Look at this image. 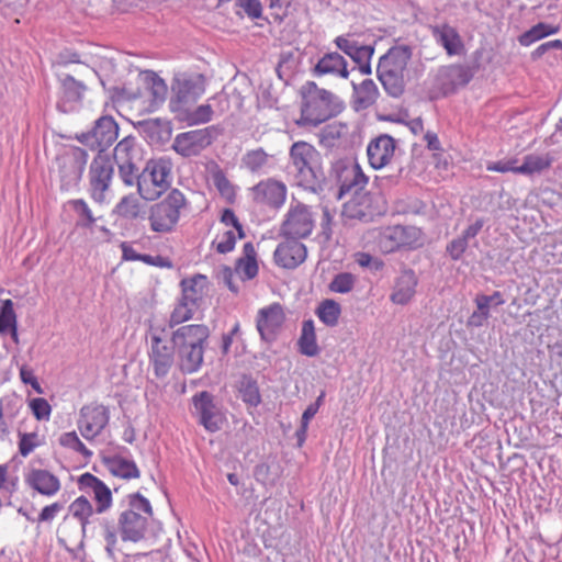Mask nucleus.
Instances as JSON below:
<instances>
[{
  "label": "nucleus",
  "mask_w": 562,
  "mask_h": 562,
  "mask_svg": "<svg viewBox=\"0 0 562 562\" xmlns=\"http://www.w3.org/2000/svg\"><path fill=\"white\" fill-rule=\"evenodd\" d=\"M341 313L340 305L334 300H325L317 307L318 318L327 326H335Z\"/></svg>",
  "instance_id": "nucleus-41"
},
{
  "label": "nucleus",
  "mask_w": 562,
  "mask_h": 562,
  "mask_svg": "<svg viewBox=\"0 0 562 562\" xmlns=\"http://www.w3.org/2000/svg\"><path fill=\"white\" fill-rule=\"evenodd\" d=\"M212 114V106L210 104H202L192 112L188 109V116L184 117V120H188L193 124L207 123L211 121Z\"/></svg>",
  "instance_id": "nucleus-55"
},
{
  "label": "nucleus",
  "mask_w": 562,
  "mask_h": 562,
  "mask_svg": "<svg viewBox=\"0 0 562 562\" xmlns=\"http://www.w3.org/2000/svg\"><path fill=\"white\" fill-rule=\"evenodd\" d=\"M316 76L333 75L348 78L349 71L346 59L338 53L325 54L315 65Z\"/></svg>",
  "instance_id": "nucleus-22"
},
{
  "label": "nucleus",
  "mask_w": 562,
  "mask_h": 562,
  "mask_svg": "<svg viewBox=\"0 0 562 562\" xmlns=\"http://www.w3.org/2000/svg\"><path fill=\"white\" fill-rule=\"evenodd\" d=\"M115 164H140L142 153L137 140L133 136L124 137L114 148Z\"/></svg>",
  "instance_id": "nucleus-26"
},
{
  "label": "nucleus",
  "mask_w": 562,
  "mask_h": 562,
  "mask_svg": "<svg viewBox=\"0 0 562 562\" xmlns=\"http://www.w3.org/2000/svg\"><path fill=\"white\" fill-rule=\"evenodd\" d=\"M319 161V153L316 148L303 140L296 142L290 149V162L296 171L299 182L311 186L316 176L314 168Z\"/></svg>",
  "instance_id": "nucleus-9"
},
{
  "label": "nucleus",
  "mask_w": 562,
  "mask_h": 562,
  "mask_svg": "<svg viewBox=\"0 0 562 562\" xmlns=\"http://www.w3.org/2000/svg\"><path fill=\"white\" fill-rule=\"evenodd\" d=\"M411 59L407 47L391 48L378 64V76L385 90L396 97L403 91V77Z\"/></svg>",
  "instance_id": "nucleus-5"
},
{
  "label": "nucleus",
  "mask_w": 562,
  "mask_h": 562,
  "mask_svg": "<svg viewBox=\"0 0 562 562\" xmlns=\"http://www.w3.org/2000/svg\"><path fill=\"white\" fill-rule=\"evenodd\" d=\"M147 87L153 98L154 104H160L166 100L168 87L166 82L156 74L150 72L146 76Z\"/></svg>",
  "instance_id": "nucleus-42"
},
{
  "label": "nucleus",
  "mask_w": 562,
  "mask_h": 562,
  "mask_svg": "<svg viewBox=\"0 0 562 562\" xmlns=\"http://www.w3.org/2000/svg\"><path fill=\"white\" fill-rule=\"evenodd\" d=\"M137 191L139 195L147 201H154L162 194V189L149 178L148 173L143 169L138 176Z\"/></svg>",
  "instance_id": "nucleus-39"
},
{
  "label": "nucleus",
  "mask_w": 562,
  "mask_h": 562,
  "mask_svg": "<svg viewBox=\"0 0 562 562\" xmlns=\"http://www.w3.org/2000/svg\"><path fill=\"white\" fill-rule=\"evenodd\" d=\"M144 170L148 173L149 178L153 179L156 184L162 191L169 186L170 166L165 160H150L146 164Z\"/></svg>",
  "instance_id": "nucleus-38"
},
{
  "label": "nucleus",
  "mask_w": 562,
  "mask_h": 562,
  "mask_svg": "<svg viewBox=\"0 0 562 562\" xmlns=\"http://www.w3.org/2000/svg\"><path fill=\"white\" fill-rule=\"evenodd\" d=\"M355 277L349 272L337 274L329 284V289L336 293H348L353 289Z\"/></svg>",
  "instance_id": "nucleus-51"
},
{
  "label": "nucleus",
  "mask_w": 562,
  "mask_h": 562,
  "mask_svg": "<svg viewBox=\"0 0 562 562\" xmlns=\"http://www.w3.org/2000/svg\"><path fill=\"white\" fill-rule=\"evenodd\" d=\"M256 327L263 341H276L281 334V305L273 303L260 308L257 314Z\"/></svg>",
  "instance_id": "nucleus-16"
},
{
  "label": "nucleus",
  "mask_w": 562,
  "mask_h": 562,
  "mask_svg": "<svg viewBox=\"0 0 562 562\" xmlns=\"http://www.w3.org/2000/svg\"><path fill=\"white\" fill-rule=\"evenodd\" d=\"M16 326V315L11 300H5L0 311V334H5Z\"/></svg>",
  "instance_id": "nucleus-45"
},
{
  "label": "nucleus",
  "mask_w": 562,
  "mask_h": 562,
  "mask_svg": "<svg viewBox=\"0 0 562 562\" xmlns=\"http://www.w3.org/2000/svg\"><path fill=\"white\" fill-rule=\"evenodd\" d=\"M405 235L406 228L403 226L397 225L385 228L379 234L376 239L379 250L383 254H390L400 249L405 246Z\"/></svg>",
  "instance_id": "nucleus-25"
},
{
  "label": "nucleus",
  "mask_w": 562,
  "mask_h": 562,
  "mask_svg": "<svg viewBox=\"0 0 562 562\" xmlns=\"http://www.w3.org/2000/svg\"><path fill=\"white\" fill-rule=\"evenodd\" d=\"M103 538L105 540V551L110 558H114L117 543V528L109 520H103L102 524Z\"/></svg>",
  "instance_id": "nucleus-47"
},
{
  "label": "nucleus",
  "mask_w": 562,
  "mask_h": 562,
  "mask_svg": "<svg viewBox=\"0 0 562 562\" xmlns=\"http://www.w3.org/2000/svg\"><path fill=\"white\" fill-rule=\"evenodd\" d=\"M115 212L125 218H137L140 214L139 200L135 195H126L117 203Z\"/></svg>",
  "instance_id": "nucleus-43"
},
{
  "label": "nucleus",
  "mask_w": 562,
  "mask_h": 562,
  "mask_svg": "<svg viewBox=\"0 0 562 562\" xmlns=\"http://www.w3.org/2000/svg\"><path fill=\"white\" fill-rule=\"evenodd\" d=\"M63 508L64 505L60 503H53L48 506H45L40 513L37 520L40 522L52 521L57 516V514L63 510Z\"/></svg>",
  "instance_id": "nucleus-62"
},
{
  "label": "nucleus",
  "mask_w": 562,
  "mask_h": 562,
  "mask_svg": "<svg viewBox=\"0 0 562 562\" xmlns=\"http://www.w3.org/2000/svg\"><path fill=\"white\" fill-rule=\"evenodd\" d=\"M394 151V139L389 135H380L372 139L367 147L369 164L374 169H381L391 162Z\"/></svg>",
  "instance_id": "nucleus-18"
},
{
  "label": "nucleus",
  "mask_w": 562,
  "mask_h": 562,
  "mask_svg": "<svg viewBox=\"0 0 562 562\" xmlns=\"http://www.w3.org/2000/svg\"><path fill=\"white\" fill-rule=\"evenodd\" d=\"M69 204L78 217L76 226L91 228L94 225L97 218L93 216L91 209L85 200H71Z\"/></svg>",
  "instance_id": "nucleus-40"
},
{
  "label": "nucleus",
  "mask_w": 562,
  "mask_h": 562,
  "mask_svg": "<svg viewBox=\"0 0 562 562\" xmlns=\"http://www.w3.org/2000/svg\"><path fill=\"white\" fill-rule=\"evenodd\" d=\"M209 336L210 329L205 325H184L173 331L171 342L178 352L183 372L193 373L200 369Z\"/></svg>",
  "instance_id": "nucleus-2"
},
{
  "label": "nucleus",
  "mask_w": 562,
  "mask_h": 562,
  "mask_svg": "<svg viewBox=\"0 0 562 562\" xmlns=\"http://www.w3.org/2000/svg\"><path fill=\"white\" fill-rule=\"evenodd\" d=\"M267 158L268 155L262 149H257L248 153L244 157V162L247 168L255 171L266 164Z\"/></svg>",
  "instance_id": "nucleus-57"
},
{
  "label": "nucleus",
  "mask_w": 562,
  "mask_h": 562,
  "mask_svg": "<svg viewBox=\"0 0 562 562\" xmlns=\"http://www.w3.org/2000/svg\"><path fill=\"white\" fill-rule=\"evenodd\" d=\"M234 271L241 281L251 280L258 273V263L256 260V250L251 243H246L243 247V257L237 259Z\"/></svg>",
  "instance_id": "nucleus-27"
},
{
  "label": "nucleus",
  "mask_w": 562,
  "mask_h": 562,
  "mask_svg": "<svg viewBox=\"0 0 562 562\" xmlns=\"http://www.w3.org/2000/svg\"><path fill=\"white\" fill-rule=\"evenodd\" d=\"M127 502L128 508L120 514L117 526L123 541L137 542L145 537L147 516L153 515V508L139 493L127 495Z\"/></svg>",
  "instance_id": "nucleus-3"
},
{
  "label": "nucleus",
  "mask_w": 562,
  "mask_h": 562,
  "mask_svg": "<svg viewBox=\"0 0 562 562\" xmlns=\"http://www.w3.org/2000/svg\"><path fill=\"white\" fill-rule=\"evenodd\" d=\"M259 102L262 106L278 109V97L272 94V87L270 85L260 87Z\"/></svg>",
  "instance_id": "nucleus-60"
},
{
  "label": "nucleus",
  "mask_w": 562,
  "mask_h": 562,
  "mask_svg": "<svg viewBox=\"0 0 562 562\" xmlns=\"http://www.w3.org/2000/svg\"><path fill=\"white\" fill-rule=\"evenodd\" d=\"M69 517L72 518L76 522L82 525V528H87L90 524V517L95 513V509L92 507L91 503L86 496H80L76 498L69 505Z\"/></svg>",
  "instance_id": "nucleus-36"
},
{
  "label": "nucleus",
  "mask_w": 562,
  "mask_h": 562,
  "mask_svg": "<svg viewBox=\"0 0 562 562\" xmlns=\"http://www.w3.org/2000/svg\"><path fill=\"white\" fill-rule=\"evenodd\" d=\"M206 278L202 274H198L191 279H184L181 281L182 296L181 300L194 306H199L204 295V286Z\"/></svg>",
  "instance_id": "nucleus-29"
},
{
  "label": "nucleus",
  "mask_w": 562,
  "mask_h": 562,
  "mask_svg": "<svg viewBox=\"0 0 562 562\" xmlns=\"http://www.w3.org/2000/svg\"><path fill=\"white\" fill-rule=\"evenodd\" d=\"M239 393L243 401L250 406H257L260 403V394L257 383L249 376H244L240 380Z\"/></svg>",
  "instance_id": "nucleus-44"
},
{
  "label": "nucleus",
  "mask_w": 562,
  "mask_h": 562,
  "mask_svg": "<svg viewBox=\"0 0 562 562\" xmlns=\"http://www.w3.org/2000/svg\"><path fill=\"white\" fill-rule=\"evenodd\" d=\"M300 117L294 122L299 126H317L338 115L344 102L333 92L319 88L314 81H306L299 89Z\"/></svg>",
  "instance_id": "nucleus-1"
},
{
  "label": "nucleus",
  "mask_w": 562,
  "mask_h": 562,
  "mask_svg": "<svg viewBox=\"0 0 562 562\" xmlns=\"http://www.w3.org/2000/svg\"><path fill=\"white\" fill-rule=\"evenodd\" d=\"M321 400H322V396L318 397L316 403L311 404L304 411V413L302 415V425H301V428L296 431L299 447H301L303 445V442L305 441L308 423L316 415V413L319 408Z\"/></svg>",
  "instance_id": "nucleus-50"
},
{
  "label": "nucleus",
  "mask_w": 562,
  "mask_h": 562,
  "mask_svg": "<svg viewBox=\"0 0 562 562\" xmlns=\"http://www.w3.org/2000/svg\"><path fill=\"white\" fill-rule=\"evenodd\" d=\"M192 402L199 423L210 432L218 431L225 422V416L214 403L213 396L203 391L195 394Z\"/></svg>",
  "instance_id": "nucleus-12"
},
{
  "label": "nucleus",
  "mask_w": 562,
  "mask_h": 562,
  "mask_svg": "<svg viewBox=\"0 0 562 562\" xmlns=\"http://www.w3.org/2000/svg\"><path fill=\"white\" fill-rule=\"evenodd\" d=\"M560 31L559 25H552L540 22L533 25L531 29L522 33L518 41L521 46H530L537 41H540L549 35L557 34Z\"/></svg>",
  "instance_id": "nucleus-37"
},
{
  "label": "nucleus",
  "mask_w": 562,
  "mask_h": 562,
  "mask_svg": "<svg viewBox=\"0 0 562 562\" xmlns=\"http://www.w3.org/2000/svg\"><path fill=\"white\" fill-rule=\"evenodd\" d=\"M206 79L202 74L180 72L173 78L171 85L170 109L177 119L184 120L188 109L205 92Z\"/></svg>",
  "instance_id": "nucleus-4"
},
{
  "label": "nucleus",
  "mask_w": 562,
  "mask_h": 562,
  "mask_svg": "<svg viewBox=\"0 0 562 562\" xmlns=\"http://www.w3.org/2000/svg\"><path fill=\"white\" fill-rule=\"evenodd\" d=\"M344 214L349 218L367 220L374 215L372 196L370 194H356L344 204Z\"/></svg>",
  "instance_id": "nucleus-24"
},
{
  "label": "nucleus",
  "mask_w": 562,
  "mask_h": 562,
  "mask_svg": "<svg viewBox=\"0 0 562 562\" xmlns=\"http://www.w3.org/2000/svg\"><path fill=\"white\" fill-rule=\"evenodd\" d=\"M213 142L212 127L193 130L178 134L172 148L182 157L198 156Z\"/></svg>",
  "instance_id": "nucleus-14"
},
{
  "label": "nucleus",
  "mask_w": 562,
  "mask_h": 562,
  "mask_svg": "<svg viewBox=\"0 0 562 562\" xmlns=\"http://www.w3.org/2000/svg\"><path fill=\"white\" fill-rule=\"evenodd\" d=\"M235 276H237L236 272L229 267H224L221 271V279H222L223 283L233 293L237 294L239 292V286L235 281Z\"/></svg>",
  "instance_id": "nucleus-64"
},
{
  "label": "nucleus",
  "mask_w": 562,
  "mask_h": 562,
  "mask_svg": "<svg viewBox=\"0 0 562 562\" xmlns=\"http://www.w3.org/2000/svg\"><path fill=\"white\" fill-rule=\"evenodd\" d=\"M102 481L94 476L91 473H85L78 479V486L81 491L88 494H95V491L99 490V486L102 485Z\"/></svg>",
  "instance_id": "nucleus-56"
},
{
  "label": "nucleus",
  "mask_w": 562,
  "mask_h": 562,
  "mask_svg": "<svg viewBox=\"0 0 562 562\" xmlns=\"http://www.w3.org/2000/svg\"><path fill=\"white\" fill-rule=\"evenodd\" d=\"M437 44L441 45L449 56H460L465 52L464 43L456 27L442 23L431 27Z\"/></svg>",
  "instance_id": "nucleus-20"
},
{
  "label": "nucleus",
  "mask_w": 562,
  "mask_h": 562,
  "mask_svg": "<svg viewBox=\"0 0 562 562\" xmlns=\"http://www.w3.org/2000/svg\"><path fill=\"white\" fill-rule=\"evenodd\" d=\"M110 420L108 407L101 404L85 405L80 409L78 427L87 440H92L105 428Z\"/></svg>",
  "instance_id": "nucleus-13"
},
{
  "label": "nucleus",
  "mask_w": 562,
  "mask_h": 562,
  "mask_svg": "<svg viewBox=\"0 0 562 562\" xmlns=\"http://www.w3.org/2000/svg\"><path fill=\"white\" fill-rule=\"evenodd\" d=\"M417 278L412 270L404 271L397 279L391 300L395 304H407L415 295Z\"/></svg>",
  "instance_id": "nucleus-23"
},
{
  "label": "nucleus",
  "mask_w": 562,
  "mask_h": 562,
  "mask_svg": "<svg viewBox=\"0 0 562 562\" xmlns=\"http://www.w3.org/2000/svg\"><path fill=\"white\" fill-rule=\"evenodd\" d=\"M30 406H31V409H32L34 416L36 417V419H38V420L48 419V417L50 415V405L48 404V402L45 398H43V397L33 398L30 402Z\"/></svg>",
  "instance_id": "nucleus-58"
},
{
  "label": "nucleus",
  "mask_w": 562,
  "mask_h": 562,
  "mask_svg": "<svg viewBox=\"0 0 562 562\" xmlns=\"http://www.w3.org/2000/svg\"><path fill=\"white\" fill-rule=\"evenodd\" d=\"M314 227V218L310 209L304 204H297L290 209L286 220L283 222V235L293 238L307 237Z\"/></svg>",
  "instance_id": "nucleus-15"
},
{
  "label": "nucleus",
  "mask_w": 562,
  "mask_h": 562,
  "mask_svg": "<svg viewBox=\"0 0 562 562\" xmlns=\"http://www.w3.org/2000/svg\"><path fill=\"white\" fill-rule=\"evenodd\" d=\"M109 471L119 477L130 480L139 477V470L135 462L120 456H113L105 460Z\"/></svg>",
  "instance_id": "nucleus-34"
},
{
  "label": "nucleus",
  "mask_w": 562,
  "mask_h": 562,
  "mask_svg": "<svg viewBox=\"0 0 562 562\" xmlns=\"http://www.w3.org/2000/svg\"><path fill=\"white\" fill-rule=\"evenodd\" d=\"M87 528H82V525L76 522L69 516L64 517L63 522L60 524L57 532L59 537V541L65 546L81 544L85 538Z\"/></svg>",
  "instance_id": "nucleus-30"
},
{
  "label": "nucleus",
  "mask_w": 562,
  "mask_h": 562,
  "mask_svg": "<svg viewBox=\"0 0 562 562\" xmlns=\"http://www.w3.org/2000/svg\"><path fill=\"white\" fill-rule=\"evenodd\" d=\"M119 126L111 116H101L93 128L78 136V140L98 153H105L117 138Z\"/></svg>",
  "instance_id": "nucleus-11"
},
{
  "label": "nucleus",
  "mask_w": 562,
  "mask_h": 562,
  "mask_svg": "<svg viewBox=\"0 0 562 562\" xmlns=\"http://www.w3.org/2000/svg\"><path fill=\"white\" fill-rule=\"evenodd\" d=\"M186 205L182 192L173 189L168 195L150 209V227L154 232H170L178 223L180 211Z\"/></svg>",
  "instance_id": "nucleus-7"
},
{
  "label": "nucleus",
  "mask_w": 562,
  "mask_h": 562,
  "mask_svg": "<svg viewBox=\"0 0 562 562\" xmlns=\"http://www.w3.org/2000/svg\"><path fill=\"white\" fill-rule=\"evenodd\" d=\"M373 55V48L369 45H358L355 52L350 55V58L353 59L360 66V70L363 74H370V59Z\"/></svg>",
  "instance_id": "nucleus-46"
},
{
  "label": "nucleus",
  "mask_w": 562,
  "mask_h": 562,
  "mask_svg": "<svg viewBox=\"0 0 562 562\" xmlns=\"http://www.w3.org/2000/svg\"><path fill=\"white\" fill-rule=\"evenodd\" d=\"M19 451L23 457L29 456L41 445V440L36 432H19Z\"/></svg>",
  "instance_id": "nucleus-53"
},
{
  "label": "nucleus",
  "mask_w": 562,
  "mask_h": 562,
  "mask_svg": "<svg viewBox=\"0 0 562 562\" xmlns=\"http://www.w3.org/2000/svg\"><path fill=\"white\" fill-rule=\"evenodd\" d=\"M119 175L126 186H137L138 176L140 175L139 164H117Z\"/></svg>",
  "instance_id": "nucleus-52"
},
{
  "label": "nucleus",
  "mask_w": 562,
  "mask_h": 562,
  "mask_svg": "<svg viewBox=\"0 0 562 562\" xmlns=\"http://www.w3.org/2000/svg\"><path fill=\"white\" fill-rule=\"evenodd\" d=\"M254 193L257 202L267 203L274 207L281 205V183L277 180L268 179L259 182L254 188Z\"/></svg>",
  "instance_id": "nucleus-28"
},
{
  "label": "nucleus",
  "mask_w": 562,
  "mask_h": 562,
  "mask_svg": "<svg viewBox=\"0 0 562 562\" xmlns=\"http://www.w3.org/2000/svg\"><path fill=\"white\" fill-rule=\"evenodd\" d=\"M194 311V306H191L187 302L180 300L179 304L175 307L173 312L170 315V327H173L178 324H181L192 318Z\"/></svg>",
  "instance_id": "nucleus-48"
},
{
  "label": "nucleus",
  "mask_w": 562,
  "mask_h": 562,
  "mask_svg": "<svg viewBox=\"0 0 562 562\" xmlns=\"http://www.w3.org/2000/svg\"><path fill=\"white\" fill-rule=\"evenodd\" d=\"M236 4L250 18H258L260 15L261 5L258 0H236Z\"/></svg>",
  "instance_id": "nucleus-63"
},
{
  "label": "nucleus",
  "mask_w": 562,
  "mask_h": 562,
  "mask_svg": "<svg viewBox=\"0 0 562 562\" xmlns=\"http://www.w3.org/2000/svg\"><path fill=\"white\" fill-rule=\"evenodd\" d=\"M553 158L549 154H528L524 157V162L515 170L516 173L532 176L548 170L552 165Z\"/></svg>",
  "instance_id": "nucleus-32"
},
{
  "label": "nucleus",
  "mask_w": 562,
  "mask_h": 562,
  "mask_svg": "<svg viewBox=\"0 0 562 562\" xmlns=\"http://www.w3.org/2000/svg\"><path fill=\"white\" fill-rule=\"evenodd\" d=\"M87 161V151L79 147H76L56 158L60 188L63 190H69L79 183Z\"/></svg>",
  "instance_id": "nucleus-10"
},
{
  "label": "nucleus",
  "mask_w": 562,
  "mask_h": 562,
  "mask_svg": "<svg viewBox=\"0 0 562 562\" xmlns=\"http://www.w3.org/2000/svg\"><path fill=\"white\" fill-rule=\"evenodd\" d=\"M60 87L61 95L58 108L65 113L74 111L82 100L87 89L86 85L67 74L60 78Z\"/></svg>",
  "instance_id": "nucleus-19"
},
{
  "label": "nucleus",
  "mask_w": 562,
  "mask_h": 562,
  "mask_svg": "<svg viewBox=\"0 0 562 562\" xmlns=\"http://www.w3.org/2000/svg\"><path fill=\"white\" fill-rule=\"evenodd\" d=\"M297 344L301 353L307 357H315L318 355L319 347L316 341L315 327L312 319L303 322L302 331Z\"/></svg>",
  "instance_id": "nucleus-35"
},
{
  "label": "nucleus",
  "mask_w": 562,
  "mask_h": 562,
  "mask_svg": "<svg viewBox=\"0 0 562 562\" xmlns=\"http://www.w3.org/2000/svg\"><path fill=\"white\" fill-rule=\"evenodd\" d=\"M468 248V240L461 236L451 240L447 246V251L453 260H458L462 257Z\"/></svg>",
  "instance_id": "nucleus-59"
},
{
  "label": "nucleus",
  "mask_w": 562,
  "mask_h": 562,
  "mask_svg": "<svg viewBox=\"0 0 562 562\" xmlns=\"http://www.w3.org/2000/svg\"><path fill=\"white\" fill-rule=\"evenodd\" d=\"M165 328H150L149 331V362L156 378H165L175 361V345L166 339Z\"/></svg>",
  "instance_id": "nucleus-8"
},
{
  "label": "nucleus",
  "mask_w": 562,
  "mask_h": 562,
  "mask_svg": "<svg viewBox=\"0 0 562 562\" xmlns=\"http://www.w3.org/2000/svg\"><path fill=\"white\" fill-rule=\"evenodd\" d=\"M93 498L97 503V514H102L106 512L112 505L111 490L104 483H102V485L99 486V490L95 491Z\"/></svg>",
  "instance_id": "nucleus-54"
},
{
  "label": "nucleus",
  "mask_w": 562,
  "mask_h": 562,
  "mask_svg": "<svg viewBox=\"0 0 562 562\" xmlns=\"http://www.w3.org/2000/svg\"><path fill=\"white\" fill-rule=\"evenodd\" d=\"M353 102L358 110L371 106L379 95L378 87L371 79H366L358 86L353 85Z\"/></svg>",
  "instance_id": "nucleus-33"
},
{
  "label": "nucleus",
  "mask_w": 562,
  "mask_h": 562,
  "mask_svg": "<svg viewBox=\"0 0 562 562\" xmlns=\"http://www.w3.org/2000/svg\"><path fill=\"white\" fill-rule=\"evenodd\" d=\"M235 244H236L235 233L233 231H227L223 235V239L220 243H217L216 250L220 254H227L234 249Z\"/></svg>",
  "instance_id": "nucleus-61"
},
{
  "label": "nucleus",
  "mask_w": 562,
  "mask_h": 562,
  "mask_svg": "<svg viewBox=\"0 0 562 562\" xmlns=\"http://www.w3.org/2000/svg\"><path fill=\"white\" fill-rule=\"evenodd\" d=\"M300 238L286 236L283 240V268H295L306 258V248Z\"/></svg>",
  "instance_id": "nucleus-31"
},
{
  "label": "nucleus",
  "mask_w": 562,
  "mask_h": 562,
  "mask_svg": "<svg viewBox=\"0 0 562 562\" xmlns=\"http://www.w3.org/2000/svg\"><path fill=\"white\" fill-rule=\"evenodd\" d=\"M340 190L339 198L350 194H368L363 192L368 184V177L362 171L360 165L353 161L346 165L340 172Z\"/></svg>",
  "instance_id": "nucleus-17"
},
{
  "label": "nucleus",
  "mask_w": 562,
  "mask_h": 562,
  "mask_svg": "<svg viewBox=\"0 0 562 562\" xmlns=\"http://www.w3.org/2000/svg\"><path fill=\"white\" fill-rule=\"evenodd\" d=\"M114 179V164L105 153H98L92 159L88 170V192L90 198L102 204L106 201L108 194Z\"/></svg>",
  "instance_id": "nucleus-6"
},
{
  "label": "nucleus",
  "mask_w": 562,
  "mask_h": 562,
  "mask_svg": "<svg viewBox=\"0 0 562 562\" xmlns=\"http://www.w3.org/2000/svg\"><path fill=\"white\" fill-rule=\"evenodd\" d=\"M25 481L32 488L46 496L55 495L60 488L58 477L47 470L33 469Z\"/></svg>",
  "instance_id": "nucleus-21"
},
{
  "label": "nucleus",
  "mask_w": 562,
  "mask_h": 562,
  "mask_svg": "<svg viewBox=\"0 0 562 562\" xmlns=\"http://www.w3.org/2000/svg\"><path fill=\"white\" fill-rule=\"evenodd\" d=\"M59 443L63 447L70 448L85 457H91L92 452L80 441L75 431L65 432L59 437Z\"/></svg>",
  "instance_id": "nucleus-49"
}]
</instances>
